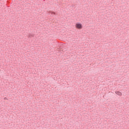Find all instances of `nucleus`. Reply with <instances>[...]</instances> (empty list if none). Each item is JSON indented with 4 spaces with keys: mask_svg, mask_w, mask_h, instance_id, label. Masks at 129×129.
I'll return each mask as SVG.
<instances>
[{
    "mask_svg": "<svg viewBox=\"0 0 129 129\" xmlns=\"http://www.w3.org/2000/svg\"><path fill=\"white\" fill-rule=\"evenodd\" d=\"M75 27L76 29H78L79 30H81V29H82V24L80 23H77L76 24Z\"/></svg>",
    "mask_w": 129,
    "mask_h": 129,
    "instance_id": "obj_1",
    "label": "nucleus"
},
{
    "mask_svg": "<svg viewBox=\"0 0 129 129\" xmlns=\"http://www.w3.org/2000/svg\"><path fill=\"white\" fill-rule=\"evenodd\" d=\"M115 93L119 96H121L122 95V93L120 91H116Z\"/></svg>",
    "mask_w": 129,
    "mask_h": 129,
    "instance_id": "obj_2",
    "label": "nucleus"
},
{
    "mask_svg": "<svg viewBox=\"0 0 129 129\" xmlns=\"http://www.w3.org/2000/svg\"><path fill=\"white\" fill-rule=\"evenodd\" d=\"M50 14H51V15H52V17L54 16V15H56V13H54V12H50Z\"/></svg>",
    "mask_w": 129,
    "mask_h": 129,
    "instance_id": "obj_3",
    "label": "nucleus"
},
{
    "mask_svg": "<svg viewBox=\"0 0 129 129\" xmlns=\"http://www.w3.org/2000/svg\"><path fill=\"white\" fill-rule=\"evenodd\" d=\"M4 100H8V98L7 97L4 98Z\"/></svg>",
    "mask_w": 129,
    "mask_h": 129,
    "instance_id": "obj_4",
    "label": "nucleus"
}]
</instances>
